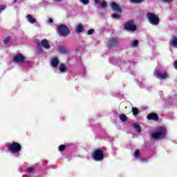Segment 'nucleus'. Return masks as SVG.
Returning a JSON list of instances; mask_svg holds the SVG:
<instances>
[{
  "instance_id": "obj_1",
  "label": "nucleus",
  "mask_w": 177,
  "mask_h": 177,
  "mask_svg": "<svg viewBox=\"0 0 177 177\" xmlns=\"http://www.w3.org/2000/svg\"><path fill=\"white\" fill-rule=\"evenodd\" d=\"M167 136V129L164 127H158V131L151 134V138L157 140V139H164Z\"/></svg>"
},
{
  "instance_id": "obj_2",
  "label": "nucleus",
  "mask_w": 177,
  "mask_h": 177,
  "mask_svg": "<svg viewBox=\"0 0 177 177\" xmlns=\"http://www.w3.org/2000/svg\"><path fill=\"white\" fill-rule=\"evenodd\" d=\"M91 156L95 161H103L104 160V152L100 148L94 149V151L91 152Z\"/></svg>"
},
{
  "instance_id": "obj_3",
  "label": "nucleus",
  "mask_w": 177,
  "mask_h": 177,
  "mask_svg": "<svg viewBox=\"0 0 177 177\" xmlns=\"http://www.w3.org/2000/svg\"><path fill=\"white\" fill-rule=\"evenodd\" d=\"M147 17L149 22L150 24H152V26H158L160 24V18H158V16L156 15V14L148 12L147 14Z\"/></svg>"
},
{
  "instance_id": "obj_4",
  "label": "nucleus",
  "mask_w": 177,
  "mask_h": 177,
  "mask_svg": "<svg viewBox=\"0 0 177 177\" xmlns=\"http://www.w3.org/2000/svg\"><path fill=\"white\" fill-rule=\"evenodd\" d=\"M8 151L16 154L21 151V145L19 142H12L8 147H7Z\"/></svg>"
},
{
  "instance_id": "obj_5",
  "label": "nucleus",
  "mask_w": 177,
  "mask_h": 177,
  "mask_svg": "<svg viewBox=\"0 0 177 177\" xmlns=\"http://www.w3.org/2000/svg\"><path fill=\"white\" fill-rule=\"evenodd\" d=\"M59 35L66 38L70 34V29L65 25H60L57 27Z\"/></svg>"
},
{
  "instance_id": "obj_6",
  "label": "nucleus",
  "mask_w": 177,
  "mask_h": 177,
  "mask_svg": "<svg viewBox=\"0 0 177 177\" xmlns=\"http://www.w3.org/2000/svg\"><path fill=\"white\" fill-rule=\"evenodd\" d=\"M124 30H127V31H136V30H138V27L136 26V25H135V22L133 21V20H129L127 21L124 25Z\"/></svg>"
},
{
  "instance_id": "obj_7",
  "label": "nucleus",
  "mask_w": 177,
  "mask_h": 177,
  "mask_svg": "<svg viewBox=\"0 0 177 177\" xmlns=\"http://www.w3.org/2000/svg\"><path fill=\"white\" fill-rule=\"evenodd\" d=\"M36 44L39 49L43 46L44 49H50V45H49V41L48 39H44L41 41L39 40L36 41Z\"/></svg>"
},
{
  "instance_id": "obj_8",
  "label": "nucleus",
  "mask_w": 177,
  "mask_h": 177,
  "mask_svg": "<svg viewBox=\"0 0 177 177\" xmlns=\"http://www.w3.org/2000/svg\"><path fill=\"white\" fill-rule=\"evenodd\" d=\"M117 45H118V39L117 37H112L109 39L107 47L109 49H113Z\"/></svg>"
},
{
  "instance_id": "obj_9",
  "label": "nucleus",
  "mask_w": 177,
  "mask_h": 177,
  "mask_svg": "<svg viewBox=\"0 0 177 177\" xmlns=\"http://www.w3.org/2000/svg\"><path fill=\"white\" fill-rule=\"evenodd\" d=\"M14 63H24L26 57L23 54H17L12 59Z\"/></svg>"
},
{
  "instance_id": "obj_10",
  "label": "nucleus",
  "mask_w": 177,
  "mask_h": 177,
  "mask_svg": "<svg viewBox=\"0 0 177 177\" xmlns=\"http://www.w3.org/2000/svg\"><path fill=\"white\" fill-rule=\"evenodd\" d=\"M111 8L113 12H115V13H118L120 15L122 13V8H121V7H120V6H118V4L115 2H113L111 4Z\"/></svg>"
},
{
  "instance_id": "obj_11",
  "label": "nucleus",
  "mask_w": 177,
  "mask_h": 177,
  "mask_svg": "<svg viewBox=\"0 0 177 177\" xmlns=\"http://www.w3.org/2000/svg\"><path fill=\"white\" fill-rule=\"evenodd\" d=\"M156 76L158 80H167L168 78V74L165 71H156Z\"/></svg>"
},
{
  "instance_id": "obj_12",
  "label": "nucleus",
  "mask_w": 177,
  "mask_h": 177,
  "mask_svg": "<svg viewBox=\"0 0 177 177\" xmlns=\"http://www.w3.org/2000/svg\"><path fill=\"white\" fill-rule=\"evenodd\" d=\"M147 120H152L153 121H158L160 118L156 113H149L147 115Z\"/></svg>"
},
{
  "instance_id": "obj_13",
  "label": "nucleus",
  "mask_w": 177,
  "mask_h": 177,
  "mask_svg": "<svg viewBox=\"0 0 177 177\" xmlns=\"http://www.w3.org/2000/svg\"><path fill=\"white\" fill-rule=\"evenodd\" d=\"M58 49L60 53H62V55H67L68 53V48L66 47V46H59Z\"/></svg>"
},
{
  "instance_id": "obj_14",
  "label": "nucleus",
  "mask_w": 177,
  "mask_h": 177,
  "mask_svg": "<svg viewBox=\"0 0 177 177\" xmlns=\"http://www.w3.org/2000/svg\"><path fill=\"white\" fill-rule=\"evenodd\" d=\"M26 19L30 24H35V23H37V19L30 14L26 15Z\"/></svg>"
},
{
  "instance_id": "obj_15",
  "label": "nucleus",
  "mask_w": 177,
  "mask_h": 177,
  "mask_svg": "<svg viewBox=\"0 0 177 177\" xmlns=\"http://www.w3.org/2000/svg\"><path fill=\"white\" fill-rule=\"evenodd\" d=\"M75 31L77 34L82 32V31H84V26H82L81 24L76 26L75 28Z\"/></svg>"
},
{
  "instance_id": "obj_16",
  "label": "nucleus",
  "mask_w": 177,
  "mask_h": 177,
  "mask_svg": "<svg viewBox=\"0 0 177 177\" xmlns=\"http://www.w3.org/2000/svg\"><path fill=\"white\" fill-rule=\"evenodd\" d=\"M133 127L136 129V132H138V133L142 132V127H140V125H139L138 123H133Z\"/></svg>"
},
{
  "instance_id": "obj_17",
  "label": "nucleus",
  "mask_w": 177,
  "mask_h": 177,
  "mask_svg": "<svg viewBox=\"0 0 177 177\" xmlns=\"http://www.w3.org/2000/svg\"><path fill=\"white\" fill-rule=\"evenodd\" d=\"M170 45H172L174 48H177V37H173L170 41Z\"/></svg>"
},
{
  "instance_id": "obj_18",
  "label": "nucleus",
  "mask_w": 177,
  "mask_h": 177,
  "mask_svg": "<svg viewBox=\"0 0 177 177\" xmlns=\"http://www.w3.org/2000/svg\"><path fill=\"white\" fill-rule=\"evenodd\" d=\"M51 64L53 67H57L59 66V59L53 58L51 61Z\"/></svg>"
},
{
  "instance_id": "obj_19",
  "label": "nucleus",
  "mask_w": 177,
  "mask_h": 177,
  "mask_svg": "<svg viewBox=\"0 0 177 177\" xmlns=\"http://www.w3.org/2000/svg\"><path fill=\"white\" fill-rule=\"evenodd\" d=\"M67 70V67L66 66V64H60L59 71L61 73H64Z\"/></svg>"
},
{
  "instance_id": "obj_20",
  "label": "nucleus",
  "mask_w": 177,
  "mask_h": 177,
  "mask_svg": "<svg viewBox=\"0 0 177 177\" xmlns=\"http://www.w3.org/2000/svg\"><path fill=\"white\" fill-rule=\"evenodd\" d=\"M120 120H121L123 122H126V121H128V118L124 114H121L119 115Z\"/></svg>"
},
{
  "instance_id": "obj_21",
  "label": "nucleus",
  "mask_w": 177,
  "mask_h": 177,
  "mask_svg": "<svg viewBox=\"0 0 177 177\" xmlns=\"http://www.w3.org/2000/svg\"><path fill=\"white\" fill-rule=\"evenodd\" d=\"M132 113H133V115H134V117H136V115L139 114V109H138V108L132 107Z\"/></svg>"
},
{
  "instance_id": "obj_22",
  "label": "nucleus",
  "mask_w": 177,
  "mask_h": 177,
  "mask_svg": "<svg viewBox=\"0 0 177 177\" xmlns=\"http://www.w3.org/2000/svg\"><path fill=\"white\" fill-rule=\"evenodd\" d=\"M111 17L112 19H116V20H120V19H121V16L115 13L112 14Z\"/></svg>"
},
{
  "instance_id": "obj_23",
  "label": "nucleus",
  "mask_w": 177,
  "mask_h": 177,
  "mask_svg": "<svg viewBox=\"0 0 177 177\" xmlns=\"http://www.w3.org/2000/svg\"><path fill=\"white\" fill-rule=\"evenodd\" d=\"M12 39V38L10 37V36L7 37L4 40H3V44H5L6 45L8 44V43L10 42V40Z\"/></svg>"
},
{
  "instance_id": "obj_24",
  "label": "nucleus",
  "mask_w": 177,
  "mask_h": 177,
  "mask_svg": "<svg viewBox=\"0 0 177 177\" xmlns=\"http://www.w3.org/2000/svg\"><path fill=\"white\" fill-rule=\"evenodd\" d=\"M145 0H130V2L131 3H142V2H144Z\"/></svg>"
},
{
  "instance_id": "obj_25",
  "label": "nucleus",
  "mask_w": 177,
  "mask_h": 177,
  "mask_svg": "<svg viewBox=\"0 0 177 177\" xmlns=\"http://www.w3.org/2000/svg\"><path fill=\"white\" fill-rule=\"evenodd\" d=\"M58 150L59 151H64L66 150V145H59Z\"/></svg>"
},
{
  "instance_id": "obj_26",
  "label": "nucleus",
  "mask_w": 177,
  "mask_h": 177,
  "mask_svg": "<svg viewBox=\"0 0 177 177\" xmlns=\"http://www.w3.org/2000/svg\"><path fill=\"white\" fill-rule=\"evenodd\" d=\"M139 156H140V151H139V149H137L134 151V157H136V158H138Z\"/></svg>"
},
{
  "instance_id": "obj_27",
  "label": "nucleus",
  "mask_w": 177,
  "mask_h": 177,
  "mask_svg": "<svg viewBox=\"0 0 177 177\" xmlns=\"http://www.w3.org/2000/svg\"><path fill=\"white\" fill-rule=\"evenodd\" d=\"M94 32H95V29L91 28L88 30L87 35H92V34H93Z\"/></svg>"
},
{
  "instance_id": "obj_28",
  "label": "nucleus",
  "mask_w": 177,
  "mask_h": 177,
  "mask_svg": "<svg viewBox=\"0 0 177 177\" xmlns=\"http://www.w3.org/2000/svg\"><path fill=\"white\" fill-rule=\"evenodd\" d=\"M5 9H6V6L5 5H0V13H2Z\"/></svg>"
},
{
  "instance_id": "obj_29",
  "label": "nucleus",
  "mask_w": 177,
  "mask_h": 177,
  "mask_svg": "<svg viewBox=\"0 0 177 177\" xmlns=\"http://www.w3.org/2000/svg\"><path fill=\"white\" fill-rule=\"evenodd\" d=\"M80 2H82L83 5H88L89 3V0H80Z\"/></svg>"
},
{
  "instance_id": "obj_30",
  "label": "nucleus",
  "mask_w": 177,
  "mask_h": 177,
  "mask_svg": "<svg viewBox=\"0 0 177 177\" xmlns=\"http://www.w3.org/2000/svg\"><path fill=\"white\" fill-rule=\"evenodd\" d=\"M101 6L103 9H104V8H106L107 7V3L104 2V1H102L101 2Z\"/></svg>"
},
{
  "instance_id": "obj_31",
  "label": "nucleus",
  "mask_w": 177,
  "mask_h": 177,
  "mask_svg": "<svg viewBox=\"0 0 177 177\" xmlns=\"http://www.w3.org/2000/svg\"><path fill=\"white\" fill-rule=\"evenodd\" d=\"M133 46H138V45H139V41L138 40H134L133 41V44H132Z\"/></svg>"
},
{
  "instance_id": "obj_32",
  "label": "nucleus",
  "mask_w": 177,
  "mask_h": 177,
  "mask_svg": "<svg viewBox=\"0 0 177 177\" xmlns=\"http://www.w3.org/2000/svg\"><path fill=\"white\" fill-rule=\"evenodd\" d=\"M174 68H176V70H177V60L174 61Z\"/></svg>"
},
{
  "instance_id": "obj_33",
  "label": "nucleus",
  "mask_w": 177,
  "mask_h": 177,
  "mask_svg": "<svg viewBox=\"0 0 177 177\" xmlns=\"http://www.w3.org/2000/svg\"><path fill=\"white\" fill-rule=\"evenodd\" d=\"M162 2H165L166 3H169V2H172L174 0H162Z\"/></svg>"
},
{
  "instance_id": "obj_34",
  "label": "nucleus",
  "mask_w": 177,
  "mask_h": 177,
  "mask_svg": "<svg viewBox=\"0 0 177 177\" xmlns=\"http://www.w3.org/2000/svg\"><path fill=\"white\" fill-rule=\"evenodd\" d=\"M28 171H29V172L32 173L34 171V167H29Z\"/></svg>"
},
{
  "instance_id": "obj_35",
  "label": "nucleus",
  "mask_w": 177,
  "mask_h": 177,
  "mask_svg": "<svg viewBox=\"0 0 177 177\" xmlns=\"http://www.w3.org/2000/svg\"><path fill=\"white\" fill-rule=\"evenodd\" d=\"M48 21L50 24L53 23V19L49 18Z\"/></svg>"
},
{
  "instance_id": "obj_36",
  "label": "nucleus",
  "mask_w": 177,
  "mask_h": 177,
  "mask_svg": "<svg viewBox=\"0 0 177 177\" xmlns=\"http://www.w3.org/2000/svg\"><path fill=\"white\" fill-rule=\"evenodd\" d=\"M95 3H100V0H95Z\"/></svg>"
},
{
  "instance_id": "obj_37",
  "label": "nucleus",
  "mask_w": 177,
  "mask_h": 177,
  "mask_svg": "<svg viewBox=\"0 0 177 177\" xmlns=\"http://www.w3.org/2000/svg\"><path fill=\"white\" fill-rule=\"evenodd\" d=\"M54 1V2H60V1H62V0H53Z\"/></svg>"
},
{
  "instance_id": "obj_38",
  "label": "nucleus",
  "mask_w": 177,
  "mask_h": 177,
  "mask_svg": "<svg viewBox=\"0 0 177 177\" xmlns=\"http://www.w3.org/2000/svg\"><path fill=\"white\" fill-rule=\"evenodd\" d=\"M16 2H17V0H14L13 1V3H16Z\"/></svg>"
},
{
  "instance_id": "obj_39",
  "label": "nucleus",
  "mask_w": 177,
  "mask_h": 177,
  "mask_svg": "<svg viewBox=\"0 0 177 177\" xmlns=\"http://www.w3.org/2000/svg\"><path fill=\"white\" fill-rule=\"evenodd\" d=\"M129 113H131V111L127 112V114H129Z\"/></svg>"
},
{
  "instance_id": "obj_40",
  "label": "nucleus",
  "mask_w": 177,
  "mask_h": 177,
  "mask_svg": "<svg viewBox=\"0 0 177 177\" xmlns=\"http://www.w3.org/2000/svg\"><path fill=\"white\" fill-rule=\"evenodd\" d=\"M124 109H128V107H127V106H125Z\"/></svg>"
}]
</instances>
